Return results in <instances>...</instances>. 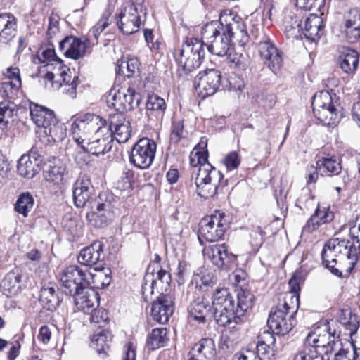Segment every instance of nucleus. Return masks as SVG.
Segmentation results:
<instances>
[{
    "instance_id": "a19ab883",
    "label": "nucleus",
    "mask_w": 360,
    "mask_h": 360,
    "mask_svg": "<svg viewBox=\"0 0 360 360\" xmlns=\"http://www.w3.org/2000/svg\"><path fill=\"white\" fill-rule=\"evenodd\" d=\"M68 174L66 166L60 160H57L50 163L44 171L46 181L59 185L63 182L64 176Z\"/></svg>"
},
{
    "instance_id": "a211bd4d",
    "label": "nucleus",
    "mask_w": 360,
    "mask_h": 360,
    "mask_svg": "<svg viewBox=\"0 0 360 360\" xmlns=\"http://www.w3.org/2000/svg\"><path fill=\"white\" fill-rule=\"evenodd\" d=\"M258 51L264 63L274 73L282 67L283 58L273 41L264 36L258 43Z\"/></svg>"
},
{
    "instance_id": "e2e57ef3",
    "label": "nucleus",
    "mask_w": 360,
    "mask_h": 360,
    "mask_svg": "<svg viewBox=\"0 0 360 360\" xmlns=\"http://www.w3.org/2000/svg\"><path fill=\"white\" fill-rule=\"evenodd\" d=\"M314 198L307 190L302 192L296 202V206L302 210H309L314 205Z\"/></svg>"
},
{
    "instance_id": "bb28decb",
    "label": "nucleus",
    "mask_w": 360,
    "mask_h": 360,
    "mask_svg": "<svg viewBox=\"0 0 360 360\" xmlns=\"http://www.w3.org/2000/svg\"><path fill=\"white\" fill-rule=\"evenodd\" d=\"M216 323L230 330H238L243 321L235 307L214 309L212 312Z\"/></svg>"
},
{
    "instance_id": "3c124183",
    "label": "nucleus",
    "mask_w": 360,
    "mask_h": 360,
    "mask_svg": "<svg viewBox=\"0 0 360 360\" xmlns=\"http://www.w3.org/2000/svg\"><path fill=\"white\" fill-rule=\"evenodd\" d=\"M34 205V198L30 193H22L15 205V210L22 214L27 216V213L31 210Z\"/></svg>"
},
{
    "instance_id": "2eb2a0df",
    "label": "nucleus",
    "mask_w": 360,
    "mask_h": 360,
    "mask_svg": "<svg viewBox=\"0 0 360 360\" xmlns=\"http://www.w3.org/2000/svg\"><path fill=\"white\" fill-rule=\"evenodd\" d=\"M157 149L155 142L148 138L139 139L133 146L129 161L135 167L145 169L153 163Z\"/></svg>"
},
{
    "instance_id": "72a5a7b5",
    "label": "nucleus",
    "mask_w": 360,
    "mask_h": 360,
    "mask_svg": "<svg viewBox=\"0 0 360 360\" xmlns=\"http://www.w3.org/2000/svg\"><path fill=\"white\" fill-rule=\"evenodd\" d=\"M323 27V19L316 14H311L304 20V27L302 26L301 33L311 41H316L322 34Z\"/></svg>"
},
{
    "instance_id": "680f3d73",
    "label": "nucleus",
    "mask_w": 360,
    "mask_h": 360,
    "mask_svg": "<svg viewBox=\"0 0 360 360\" xmlns=\"http://www.w3.org/2000/svg\"><path fill=\"white\" fill-rule=\"evenodd\" d=\"M21 276L14 271H11L8 273L2 281V285L5 289L11 290L20 282Z\"/></svg>"
},
{
    "instance_id": "f704fd0d",
    "label": "nucleus",
    "mask_w": 360,
    "mask_h": 360,
    "mask_svg": "<svg viewBox=\"0 0 360 360\" xmlns=\"http://www.w3.org/2000/svg\"><path fill=\"white\" fill-rule=\"evenodd\" d=\"M17 20L10 13L0 14V42L7 44L16 34Z\"/></svg>"
},
{
    "instance_id": "864d4df0",
    "label": "nucleus",
    "mask_w": 360,
    "mask_h": 360,
    "mask_svg": "<svg viewBox=\"0 0 360 360\" xmlns=\"http://www.w3.org/2000/svg\"><path fill=\"white\" fill-rule=\"evenodd\" d=\"M245 87L243 79L234 73L231 74L226 78V83L223 86L225 90L229 91L242 92Z\"/></svg>"
},
{
    "instance_id": "412c9836",
    "label": "nucleus",
    "mask_w": 360,
    "mask_h": 360,
    "mask_svg": "<svg viewBox=\"0 0 360 360\" xmlns=\"http://www.w3.org/2000/svg\"><path fill=\"white\" fill-rule=\"evenodd\" d=\"M89 223L96 228H103L110 224L114 217L115 212L110 201L98 202L96 207L86 214Z\"/></svg>"
},
{
    "instance_id": "7ed1b4c3",
    "label": "nucleus",
    "mask_w": 360,
    "mask_h": 360,
    "mask_svg": "<svg viewBox=\"0 0 360 360\" xmlns=\"http://www.w3.org/2000/svg\"><path fill=\"white\" fill-rule=\"evenodd\" d=\"M356 255V246L349 240L333 238L324 245L321 258L323 264L334 275L341 277V264Z\"/></svg>"
},
{
    "instance_id": "4c0bfd02",
    "label": "nucleus",
    "mask_w": 360,
    "mask_h": 360,
    "mask_svg": "<svg viewBox=\"0 0 360 360\" xmlns=\"http://www.w3.org/2000/svg\"><path fill=\"white\" fill-rule=\"evenodd\" d=\"M89 281L88 288L103 289L111 282V271L108 268L94 269L92 272L86 271Z\"/></svg>"
},
{
    "instance_id": "774afa93",
    "label": "nucleus",
    "mask_w": 360,
    "mask_h": 360,
    "mask_svg": "<svg viewBox=\"0 0 360 360\" xmlns=\"http://www.w3.org/2000/svg\"><path fill=\"white\" fill-rule=\"evenodd\" d=\"M233 360H259L256 353L250 349H243L234 354Z\"/></svg>"
},
{
    "instance_id": "f257e3e1",
    "label": "nucleus",
    "mask_w": 360,
    "mask_h": 360,
    "mask_svg": "<svg viewBox=\"0 0 360 360\" xmlns=\"http://www.w3.org/2000/svg\"><path fill=\"white\" fill-rule=\"evenodd\" d=\"M70 132L77 146L94 155H104L112 148V131L99 115L86 113L72 117Z\"/></svg>"
},
{
    "instance_id": "5701e85b",
    "label": "nucleus",
    "mask_w": 360,
    "mask_h": 360,
    "mask_svg": "<svg viewBox=\"0 0 360 360\" xmlns=\"http://www.w3.org/2000/svg\"><path fill=\"white\" fill-rule=\"evenodd\" d=\"M257 356L259 360H274L276 353V338L269 330H264L257 335L256 346Z\"/></svg>"
},
{
    "instance_id": "6e6552de",
    "label": "nucleus",
    "mask_w": 360,
    "mask_h": 360,
    "mask_svg": "<svg viewBox=\"0 0 360 360\" xmlns=\"http://www.w3.org/2000/svg\"><path fill=\"white\" fill-rule=\"evenodd\" d=\"M44 82L47 88L61 89L63 94L72 99L77 97V89L80 83L79 77H72L70 69L60 61H58V67H55L53 71L46 72Z\"/></svg>"
},
{
    "instance_id": "c85d7f7f",
    "label": "nucleus",
    "mask_w": 360,
    "mask_h": 360,
    "mask_svg": "<svg viewBox=\"0 0 360 360\" xmlns=\"http://www.w3.org/2000/svg\"><path fill=\"white\" fill-rule=\"evenodd\" d=\"M72 295L77 309L86 314L93 311L98 304V293L91 288L81 289Z\"/></svg>"
},
{
    "instance_id": "f8f14e48",
    "label": "nucleus",
    "mask_w": 360,
    "mask_h": 360,
    "mask_svg": "<svg viewBox=\"0 0 360 360\" xmlns=\"http://www.w3.org/2000/svg\"><path fill=\"white\" fill-rule=\"evenodd\" d=\"M141 96L131 87L112 88L106 96L108 105L117 110V113L129 111L139 105Z\"/></svg>"
},
{
    "instance_id": "b1692460",
    "label": "nucleus",
    "mask_w": 360,
    "mask_h": 360,
    "mask_svg": "<svg viewBox=\"0 0 360 360\" xmlns=\"http://www.w3.org/2000/svg\"><path fill=\"white\" fill-rule=\"evenodd\" d=\"M94 186L90 177L86 174H80L73 184V200L77 207H84L91 198Z\"/></svg>"
},
{
    "instance_id": "4468645a",
    "label": "nucleus",
    "mask_w": 360,
    "mask_h": 360,
    "mask_svg": "<svg viewBox=\"0 0 360 360\" xmlns=\"http://www.w3.org/2000/svg\"><path fill=\"white\" fill-rule=\"evenodd\" d=\"M170 282L171 275L167 270L160 269L156 264L148 266L141 287L143 299L147 301L153 295L155 285L161 290H166Z\"/></svg>"
},
{
    "instance_id": "bf43d9fd",
    "label": "nucleus",
    "mask_w": 360,
    "mask_h": 360,
    "mask_svg": "<svg viewBox=\"0 0 360 360\" xmlns=\"http://www.w3.org/2000/svg\"><path fill=\"white\" fill-rule=\"evenodd\" d=\"M110 17V13L105 11L98 22L92 27L91 32L96 39H98L101 33L110 25L111 22Z\"/></svg>"
},
{
    "instance_id": "13d9d810",
    "label": "nucleus",
    "mask_w": 360,
    "mask_h": 360,
    "mask_svg": "<svg viewBox=\"0 0 360 360\" xmlns=\"http://www.w3.org/2000/svg\"><path fill=\"white\" fill-rule=\"evenodd\" d=\"M241 162V158L236 151H231L226 154L222 162L228 171L236 169Z\"/></svg>"
},
{
    "instance_id": "0e129e2a",
    "label": "nucleus",
    "mask_w": 360,
    "mask_h": 360,
    "mask_svg": "<svg viewBox=\"0 0 360 360\" xmlns=\"http://www.w3.org/2000/svg\"><path fill=\"white\" fill-rule=\"evenodd\" d=\"M264 231L260 226H257L250 233V243L255 250H258L263 243Z\"/></svg>"
},
{
    "instance_id": "423d86ee",
    "label": "nucleus",
    "mask_w": 360,
    "mask_h": 360,
    "mask_svg": "<svg viewBox=\"0 0 360 360\" xmlns=\"http://www.w3.org/2000/svg\"><path fill=\"white\" fill-rule=\"evenodd\" d=\"M204 42L196 38L187 39L176 54L178 72L181 76L186 75L197 69L205 57Z\"/></svg>"
},
{
    "instance_id": "4d7b16f0",
    "label": "nucleus",
    "mask_w": 360,
    "mask_h": 360,
    "mask_svg": "<svg viewBox=\"0 0 360 360\" xmlns=\"http://www.w3.org/2000/svg\"><path fill=\"white\" fill-rule=\"evenodd\" d=\"M184 126L183 120L174 119L172 124L170 139L171 141L177 143L185 137Z\"/></svg>"
},
{
    "instance_id": "473e14b6",
    "label": "nucleus",
    "mask_w": 360,
    "mask_h": 360,
    "mask_svg": "<svg viewBox=\"0 0 360 360\" xmlns=\"http://www.w3.org/2000/svg\"><path fill=\"white\" fill-rule=\"evenodd\" d=\"M190 318L198 323H205L207 319L212 317L209 302L203 298H197L188 307Z\"/></svg>"
},
{
    "instance_id": "5fc2aeb1",
    "label": "nucleus",
    "mask_w": 360,
    "mask_h": 360,
    "mask_svg": "<svg viewBox=\"0 0 360 360\" xmlns=\"http://www.w3.org/2000/svg\"><path fill=\"white\" fill-rule=\"evenodd\" d=\"M15 106L13 103L5 101L0 103V127L4 128L7 126L8 119L12 117Z\"/></svg>"
},
{
    "instance_id": "393cba45",
    "label": "nucleus",
    "mask_w": 360,
    "mask_h": 360,
    "mask_svg": "<svg viewBox=\"0 0 360 360\" xmlns=\"http://www.w3.org/2000/svg\"><path fill=\"white\" fill-rule=\"evenodd\" d=\"M172 297L169 295L161 294L151 307V316L156 322L165 323L173 314Z\"/></svg>"
},
{
    "instance_id": "de8ad7c7",
    "label": "nucleus",
    "mask_w": 360,
    "mask_h": 360,
    "mask_svg": "<svg viewBox=\"0 0 360 360\" xmlns=\"http://www.w3.org/2000/svg\"><path fill=\"white\" fill-rule=\"evenodd\" d=\"M167 331L165 328L153 329L147 338V345L150 349L154 350L163 347L167 341Z\"/></svg>"
},
{
    "instance_id": "a18cd8bd",
    "label": "nucleus",
    "mask_w": 360,
    "mask_h": 360,
    "mask_svg": "<svg viewBox=\"0 0 360 360\" xmlns=\"http://www.w3.org/2000/svg\"><path fill=\"white\" fill-rule=\"evenodd\" d=\"M283 30L289 39H297L301 35L302 24L297 16L287 15L283 21Z\"/></svg>"
},
{
    "instance_id": "338daca9",
    "label": "nucleus",
    "mask_w": 360,
    "mask_h": 360,
    "mask_svg": "<svg viewBox=\"0 0 360 360\" xmlns=\"http://www.w3.org/2000/svg\"><path fill=\"white\" fill-rule=\"evenodd\" d=\"M89 154H91V153H89L85 149H82L81 151H78L75 156L76 163L80 167L86 166L89 162Z\"/></svg>"
},
{
    "instance_id": "09e8293b",
    "label": "nucleus",
    "mask_w": 360,
    "mask_h": 360,
    "mask_svg": "<svg viewBox=\"0 0 360 360\" xmlns=\"http://www.w3.org/2000/svg\"><path fill=\"white\" fill-rule=\"evenodd\" d=\"M253 295L241 289L238 293L237 306L236 307L238 314L243 319L245 312L252 306Z\"/></svg>"
},
{
    "instance_id": "f03ea898",
    "label": "nucleus",
    "mask_w": 360,
    "mask_h": 360,
    "mask_svg": "<svg viewBox=\"0 0 360 360\" xmlns=\"http://www.w3.org/2000/svg\"><path fill=\"white\" fill-rule=\"evenodd\" d=\"M304 281L301 271H296L290 279L288 285L290 293L280 300L273 308L268 319L269 328L277 334L284 335L295 326V314L299 307L300 284Z\"/></svg>"
},
{
    "instance_id": "4be33fe9",
    "label": "nucleus",
    "mask_w": 360,
    "mask_h": 360,
    "mask_svg": "<svg viewBox=\"0 0 360 360\" xmlns=\"http://www.w3.org/2000/svg\"><path fill=\"white\" fill-rule=\"evenodd\" d=\"M108 126L112 131V138L120 143H126L131 137L130 122L123 113H114L110 115Z\"/></svg>"
},
{
    "instance_id": "49530a36",
    "label": "nucleus",
    "mask_w": 360,
    "mask_h": 360,
    "mask_svg": "<svg viewBox=\"0 0 360 360\" xmlns=\"http://www.w3.org/2000/svg\"><path fill=\"white\" fill-rule=\"evenodd\" d=\"M139 68V61L137 58L132 57L127 60H119L116 64V72L127 77L133 76Z\"/></svg>"
},
{
    "instance_id": "7c9ffc66",
    "label": "nucleus",
    "mask_w": 360,
    "mask_h": 360,
    "mask_svg": "<svg viewBox=\"0 0 360 360\" xmlns=\"http://www.w3.org/2000/svg\"><path fill=\"white\" fill-rule=\"evenodd\" d=\"M103 245L100 241H96L91 245L82 248L77 257L79 264L92 266L100 262L103 257Z\"/></svg>"
},
{
    "instance_id": "c756f323",
    "label": "nucleus",
    "mask_w": 360,
    "mask_h": 360,
    "mask_svg": "<svg viewBox=\"0 0 360 360\" xmlns=\"http://www.w3.org/2000/svg\"><path fill=\"white\" fill-rule=\"evenodd\" d=\"M333 219L334 213L329 207H321L318 204L314 213L302 227V233H310L319 229L320 226L332 221Z\"/></svg>"
},
{
    "instance_id": "ea45409f",
    "label": "nucleus",
    "mask_w": 360,
    "mask_h": 360,
    "mask_svg": "<svg viewBox=\"0 0 360 360\" xmlns=\"http://www.w3.org/2000/svg\"><path fill=\"white\" fill-rule=\"evenodd\" d=\"M112 338L111 333L108 330H99L93 335L91 347L96 349L101 358L108 356Z\"/></svg>"
},
{
    "instance_id": "6e6d98bb",
    "label": "nucleus",
    "mask_w": 360,
    "mask_h": 360,
    "mask_svg": "<svg viewBox=\"0 0 360 360\" xmlns=\"http://www.w3.org/2000/svg\"><path fill=\"white\" fill-rule=\"evenodd\" d=\"M38 57L41 63H46V65L49 68L53 65L51 62H55L57 67L58 61L62 63V60L56 56L55 50L53 47L42 49L39 52Z\"/></svg>"
},
{
    "instance_id": "e433bc0d",
    "label": "nucleus",
    "mask_w": 360,
    "mask_h": 360,
    "mask_svg": "<svg viewBox=\"0 0 360 360\" xmlns=\"http://www.w3.org/2000/svg\"><path fill=\"white\" fill-rule=\"evenodd\" d=\"M316 165L321 176H333L338 175L342 171L341 163L338 158L330 155L319 158Z\"/></svg>"
},
{
    "instance_id": "2f4dec72",
    "label": "nucleus",
    "mask_w": 360,
    "mask_h": 360,
    "mask_svg": "<svg viewBox=\"0 0 360 360\" xmlns=\"http://www.w3.org/2000/svg\"><path fill=\"white\" fill-rule=\"evenodd\" d=\"M216 354L215 344L211 338H202L188 354V360H210Z\"/></svg>"
},
{
    "instance_id": "603ef678",
    "label": "nucleus",
    "mask_w": 360,
    "mask_h": 360,
    "mask_svg": "<svg viewBox=\"0 0 360 360\" xmlns=\"http://www.w3.org/2000/svg\"><path fill=\"white\" fill-rule=\"evenodd\" d=\"M21 85L18 82H0V98H13L19 91Z\"/></svg>"
},
{
    "instance_id": "9b49d317",
    "label": "nucleus",
    "mask_w": 360,
    "mask_h": 360,
    "mask_svg": "<svg viewBox=\"0 0 360 360\" xmlns=\"http://www.w3.org/2000/svg\"><path fill=\"white\" fill-rule=\"evenodd\" d=\"M335 103L328 91L316 93L311 102L314 116L325 124H335L340 119L339 111Z\"/></svg>"
},
{
    "instance_id": "a878e982",
    "label": "nucleus",
    "mask_w": 360,
    "mask_h": 360,
    "mask_svg": "<svg viewBox=\"0 0 360 360\" xmlns=\"http://www.w3.org/2000/svg\"><path fill=\"white\" fill-rule=\"evenodd\" d=\"M41 161V156L33 150L22 155L18 162V174L24 178L32 179L38 173Z\"/></svg>"
},
{
    "instance_id": "c9c22d12",
    "label": "nucleus",
    "mask_w": 360,
    "mask_h": 360,
    "mask_svg": "<svg viewBox=\"0 0 360 360\" xmlns=\"http://www.w3.org/2000/svg\"><path fill=\"white\" fill-rule=\"evenodd\" d=\"M224 20L227 27L226 32L229 33L231 38L236 37L241 44H245L249 40V36L246 26L240 18L229 15Z\"/></svg>"
},
{
    "instance_id": "0eeeda50",
    "label": "nucleus",
    "mask_w": 360,
    "mask_h": 360,
    "mask_svg": "<svg viewBox=\"0 0 360 360\" xmlns=\"http://www.w3.org/2000/svg\"><path fill=\"white\" fill-rule=\"evenodd\" d=\"M227 184L228 180L224 178L219 170L212 169L207 165H205V168L198 171L195 178L196 192L204 198H213L224 193Z\"/></svg>"
},
{
    "instance_id": "79ce46f5",
    "label": "nucleus",
    "mask_w": 360,
    "mask_h": 360,
    "mask_svg": "<svg viewBox=\"0 0 360 360\" xmlns=\"http://www.w3.org/2000/svg\"><path fill=\"white\" fill-rule=\"evenodd\" d=\"M340 67L347 74H353L359 64V54L353 49H347L339 56Z\"/></svg>"
},
{
    "instance_id": "37998d69",
    "label": "nucleus",
    "mask_w": 360,
    "mask_h": 360,
    "mask_svg": "<svg viewBox=\"0 0 360 360\" xmlns=\"http://www.w3.org/2000/svg\"><path fill=\"white\" fill-rule=\"evenodd\" d=\"M39 301L43 305V307L49 311L56 310L60 304V300L58 296L56 294L55 288L50 285L41 288Z\"/></svg>"
},
{
    "instance_id": "69168bd1",
    "label": "nucleus",
    "mask_w": 360,
    "mask_h": 360,
    "mask_svg": "<svg viewBox=\"0 0 360 360\" xmlns=\"http://www.w3.org/2000/svg\"><path fill=\"white\" fill-rule=\"evenodd\" d=\"M3 75L5 78L9 79L8 82L15 83L18 82L20 85L22 84L20 69L18 67L11 66L7 68L4 72Z\"/></svg>"
},
{
    "instance_id": "6ab92c4d",
    "label": "nucleus",
    "mask_w": 360,
    "mask_h": 360,
    "mask_svg": "<svg viewBox=\"0 0 360 360\" xmlns=\"http://www.w3.org/2000/svg\"><path fill=\"white\" fill-rule=\"evenodd\" d=\"M89 39L72 35L67 36L59 42V50L65 57L74 60L84 57L89 52Z\"/></svg>"
},
{
    "instance_id": "cd10ccee",
    "label": "nucleus",
    "mask_w": 360,
    "mask_h": 360,
    "mask_svg": "<svg viewBox=\"0 0 360 360\" xmlns=\"http://www.w3.org/2000/svg\"><path fill=\"white\" fill-rule=\"evenodd\" d=\"M343 32L349 43H354L360 38V10L350 9L344 15Z\"/></svg>"
},
{
    "instance_id": "052dcab7",
    "label": "nucleus",
    "mask_w": 360,
    "mask_h": 360,
    "mask_svg": "<svg viewBox=\"0 0 360 360\" xmlns=\"http://www.w3.org/2000/svg\"><path fill=\"white\" fill-rule=\"evenodd\" d=\"M90 322L91 323L98 324V327L101 328L105 326L108 319L107 312L103 309H96V308L89 312Z\"/></svg>"
},
{
    "instance_id": "c03bdc74",
    "label": "nucleus",
    "mask_w": 360,
    "mask_h": 360,
    "mask_svg": "<svg viewBox=\"0 0 360 360\" xmlns=\"http://www.w3.org/2000/svg\"><path fill=\"white\" fill-rule=\"evenodd\" d=\"M235 307V300L226 288L217 289L212 295V309Z\"/></svg>"
},
{
    "instance_id": "1a4fd4ad",
    "label": "nucleus",
    "mask_w": 360,
    "mask_h": 360,
    "mask_svg": "<svg viewBox=\"0 0 360 360\" xmlns=\"http://www.w3.org/2000/svg\"><path fill=\"white\" fill-rule=\"evenodd\" d=\"M31 120L39 128H44V133L49 136V141L58 142L63 139L65 133L58 125V120L53 111L37 104L30 108Z\"/></svg>"
},
{
    "instance_id": "aec40b11",
    "label": "nucleus",
    "mask_w": 360,
    "mask_h": 360,
    "mask_svg": "<svg viewBox=\"0 0 360 360\" xmlns=\"http://www.w3.org/2000/svg\"><path fill=\"white\" fill-rule=\"evenodd\" d=\"M221 82V72L216 69H208L198 75L196 89L202 97L205 98L215 94Z\"/></svg>"
},
{
    "instance_id": "8fccbe9b",
    "label": "nucleus",
    "mask_w": 360,
    "mask_h": 360,
    "mask_svg": "<svg viewBox=\"0 0 360 360\" xmlns=\"http://www.w3.org/2000/svg\"><path fill=\"white\" fill-rule=\"evenodd\" d=\"M334 345L338 347L333 354H330L335 360H352V342L346 340L334 342Z\"/></svg>"
},
{
    "instance_id": "ddd939ff",
    "label": "nucleus",
    "mask_w": 360,
    "mask_h": 360,
    "mask_svg": "<svg viewBox=\"0 0 360 360\" xmlns=\"http://www.w3.org/2000/svg\"><path fill=\"white\" fill-rule=\"evenodd\" d=\"M229 224V219L225 213L214 211L200 221L198 239L200 240L203 238L208 242L217 241L224 236Z\"/></svg>"
},
{
    "instance_id": "58836bf2",
    "label": "nucleus",
    "mask_w": 360,
    "mask_h": 360,
    "mask_svg": "<svg viewBox=\"0 0 360 360\" xmlns=\"http://www.w3.org/2000/svg\"><path fill=\"white\" fill-rule=\"evenodd\" d=\"M167 105L165 101L160 96L153 94L148 97L146 105V114L150 120L161 121L164 117Z\"/></svg>"
},
{
    "instance_id": "39448f33",
    "label": "nucleus",
    "mask_w": 360,
    "mask_h": 360,
    "mask_svg": "<svg viewBox=\"0 0 360 360\" xmlns=\"http://www.w3.org/2000/svg\"><path fill=\"white\" fill-rule=\"evenodd\" d=\"M334 336L328 331V326L319 327L306 337L303 348L294 356L293 360H323L322 349L330 346Z\"/></svg>"
},
{
    "instance_id": "f3484780",
    "label": "nucleus",
    "mask_w": 360,
    "mask_h": 360,
    "mask_svg": "<svg viewBox=\"0 0 360 360\" xmlns=\"http://www.w3.org/2000/svg\"><path fill=\"white\" fill-rule=\"evenodd\" d=\"M202 253L205 258L220 269L229 270L237 265V256L229 252L225 244L206 246Z\"/></svg>"
},
{
    "instance_id": "20e7f679",
    "label": "nucleus",
    "mask_w": 360,
    "mask_h": 360,
    "mask_svg": "<svg viewBox=\"0 0 360 360\" xmlns=\"http://www.w3.org/2000/svg\"><path fill=\"white\" fill-rule=\"evenodd\" d=\"M224 21L223 17L220 18V21H211L207 23L201 31L207 50L218 56H224L228 54L231 41Z\"/></svg>"
},
{
    "instance_id": "9d476101",
    "label": "nucleus",
    "mask_w": 360,
    "mask_h": 360,
    "mask_svg": "<svg viewBox=\"0 0 360 360\" xmlns=\"http://www.w3.org/2000/svg\"><path fill=\"white\" fill-rule=\"evenodd\" d=\"M145 0H129L116 18V24L124 34H131L140 29L141 14H146Z\"/></svg>"
},
{
    "instance_id": "dca6fc26",
    "label": "nucleus",
    "mask_w": 360,
    "mask_h": 360,
    "mask_svg": "<svg viewBox=\"0 0 360 360\" xmlns=\"http://www.w3.org/2000/svg\"><path fill=\"white\" fill-rule=\"evenodd\" d=\"M86 271L78 266H70L64 269L60 274V283L62 289L68 295H72L81 289L88 287L89 281Z\"/></svg>"
}]
</instances>
